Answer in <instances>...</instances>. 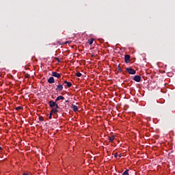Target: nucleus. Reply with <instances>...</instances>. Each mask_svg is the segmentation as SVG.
Listing matches in <instances>:
<instances>
[{"instance_id": "nucleus-1", "label": "nucleus", "mask_w": 175, "mask_h": 175, "mask_svg": "<svg viewBox=\"0 0 175 175\" xmlns=\"http://www.w3.org/2000/svg\"><path fill=\"white\" fill-rule=\"evenodd\" d=\"M49 105L50 107H51V113H58V109H59V107L58 106V104H57L56 102L50 100L49 102Z\"/></svg>"}, {"instance_id": "nucleus-2", "label": "nucleus", "mask_w": 175, "mask_h": 175, "mask_svg": "<svg viewBox=\"0 0 175 175\" xmlns=\"http://www.w3.org/2000/svg\"><path fill=\"white\" fill-rule=\"evenodd\" d=\"M126 70L129 75H136V70L133 68H126Z\"/></svg>"}, {"instance_id": "nucleus-3", "label": "nucleus", "mask_w": 175, "mask_h": 175, "mask_svg": "<svg viewBox=\"0 0 175 175\" xmlns=\"http://www.w3.org/2000/svg\"><path fill=\"white\" fill-rule=\"evenodd\" d=\"M124 61H125L126 64H129V62H131V55H125Z\"/></svg>"}, {"instance_id": "nucleus-4", "label": "nucleus", "mask_w": 175, "mask_h": 175, "mask_svg": "<svg viewBox=\"0 0 175 175\" xmlns=\"http://www.w3.org/2000/svg\"><path fill=\"white\" fill-rule=\"evenodd\" d=\"M133 80L137 83H140V81H142V77L139 75H135L133 78Z\"/></svg>"}, {"instance_id": "nucleus-5", "label": "nucleus", "mask_w": 175, "mask_h": 175, "mask_svg": "<svg viewBox=\"0 0 175 175\" xmlns=\"http://www.w3.org/2000/svg\"><path fill=\"white\" fill-rule=\"evenodd\" d=\"M62 90H64V85L59 82V84L56 86V91H62Z\"/></svg>"}, {"instance_id": "nucleus-6", "label": "nucleus", "mask_w": 175, "mask_h": 175, "mask_svg": "<svg viewBox=\"0 0 175 175\" xmlns=\"http://www.w3.org/2000/svg\"><path fill=\"white\" fill-rule=\"evenodd\" d=\"M52 76H53V77H57V79H61V74L57 72H52Z\"/></svg>"}, {"instance_id": "nucleus-7", "label": "nucleus", "mask_w": 175, "mask_h": 175, "mask_svg": "<svg viewBox=\"0 0 175 175\" xmlns=\"http://www.w3.org/2000/svg\"><path fill=\"white\" fill-rule=\"evenodd\" d=\"M48 83H49V84H54V83H55V79H54V77H51L48 79Z\"/></svg>"}, {"instance_id": "nucleus-8", "label": "nucleus", "mask_w": 175, "mask_h": 175, "mask_svg": "<svg viewBox=\"0 0 175 175\" xmlns=\"http://www.w3.org/2000/svg\"><path fill=\"white\" fill-rule=\"evenodd\" d=\"M64 84H66L65 86L66 88L67 87L68 88H70V87H72V83L68 82L67 81H64Z\"/></svg>"}, {"instance_id": "nucleus-9", "label": "nucleus", "mask_w": 175, "mask_h": 175, "mask_svg": "<svg viewBox=\"0 0 175 175\" xmlns=\"http://www.w3.org/2000/svg\"><path fill=\"white\" fill-rule=\"evenodd\" d=\"M64 99H65V97L62 96H59L58 97H57L55 102H58L59 100H64Z\"/></svg>"}, {"instance_id": "nucleus-10", "label": "nucleus", "mask_w": 175, "mask_h": 175, "mask_svg": "<svg viewBox=\"0 0 175 175\" xmlns=\"http://www.w3.org/2000/svg\"><path fill=\"white\" fill-rule=\"evenodd\" d=\"M114 139H116V137L114 135H111V137H109V143H113V142L114 141Z\"/></svg>"}, {"instance_id": "nucleus-11", "label": "nucleus", "mask_w": 175, "mask_h": 175, "mask_svg": "<svg viewBox=\"0 0 175 175\" xmlns=\"http://www.w3.org/2000/svg\"><path fill=\"white\" fill-rule=\"evenodd\" d=\"M72 110H74L75 111H78V110H79V108L77 107V105H72Z\"/></svg>"}, {"instance_id": "nucleus-12", "label": "nucleus", "mask_w": 175, "mask_h": 175, "mask_svg": "<svg viewBox=\"0 0 175 175\" xmlns=\"http://www.w3.org/2000/svg\"><path fill=\"white\" fill-rule=\"evenodd\" d=\"M88 43L90 44H92V43H94V38H90L88 40Z\"/></svg>"}, {"instance_id": "nucleus-13", "label": "nucleus", "mask_w": 175, "mask_h": 175, "mask_svg": "<svg viewBox=\"0 0 175 175\" xmlns=\"http://www.w3.org/2000/svg\"><path fill=\"white\" fill-rule=\"evenodd\" d=\"M53 113H54V112H51V113H49V120H51V118H53Z\"/></svg>"}, {"instance_id": "nucleus-14", "label": "nucleus", "mask_w": 175, "mask_h": 175, "mask_svg": "<svg viewBox=\"0 0 175 175\" xmlns=\"http://www.w3.org/2000/svg\"><path fill=\"white\" fill-rule=\"evenodd\" d=\"M76 76H77V77H81V72H77Z\"/></svg>"}, {"instance_id": "nucleus-15", "label": "nucleus", "mask_w": 175, "mask_h": 175, "mask_svg": "<svg viewBox=\"0 0 175 175\" xmlns=\"http://www.w3.org/2000/svg\"><path fill=\"white\" fill-rule=\"evenodd\" d=\"M23 109V107H17L16 110H21Z\"/></svg>"}, {"instance_id": "nucleus-16", "label": "nucleus", "mask_w": 175, "mask_h": 175, "mask_svg": "<svg viewBox=\"0 0 175 175\" xmlns=\"http://www.w3.org/2000/svg\"><path fill=\"white\" fill-rule=\"evenodd\" d=\"M39 120H40V121H44V118H43V117H40Z\"/></svg>"}, {"instance_id": "nucleus-17", "label": "nucleus", "mask_w": 175, "mask_h": 175, "mask_svg": "<svg viewBox=\"0 0 175 175\" xmlns=\"http://www.w3.org/2000/svg\"><path fill=\"white\" fill-rule=\"evenodd\" d=\"M114 157H115V158H117V157H118V154L117 153H116Z\"/></svg>"}, {"instance_id": "nucleus-18", "label": "nucleus", "mask_w": 175, "mask_h": 175, "mask_svg": "<svg viewBox=\"0 0 175 175\" xmlns=\"http://www.w3.org/2000/svg\"><path fill=\"white\" fill-rule=\"evenodd\" d=\"M23 175H29V174L25 172V173L23 174Z\"/></svg>"}, {"instance_id": "nucleus-19", "label": "nucleus", "mask_w": 175, "mask_h": 175, "mask_svg": "<svg viewBox=\"0 0 175 175\" xmlns=\"http://www.w3.org/2000/svg\"><path fill=\"white\" fill-rule=\"evenodd\" d=\"M56 59H57V61L58 62H61V61L59 60V58H57Z\"/></svg>"}, {"instance_id": "nucleus-20", "label": "nucleus", "mask_w": 175, "mask_h": 175, "mask_svg": "<svg viewBox=\"0 0 175 175\" xmlns=\"http://www.w3.org/2000/svg\"><path fill=\"white\" fill-rule=\"evenodd\" d=\"M119 158H121V154H119Z\"/></svg>"}, {"instance_id": "nucleus-21", "label": "nucleus", "mask_w": 175, "mask_h": 175, "mask_svg": "<svg viewBox=\"0 0 175 175\" xmlns=\"http://www.w3.org/2000/svg\"><path fill=\"white\" fill-rule=\"evenodd\" d=\"M0 150H2V148H1V147H0Z\"/></svg>"}]
</instances>
